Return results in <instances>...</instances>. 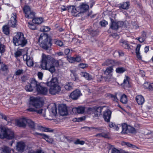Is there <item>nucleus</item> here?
<instances>
[{
  "label": "nucleus",
  "instance_id": "obj_1",
  "mask_svg": "<svg viewBox=\"0 0 153 153\" xmlns=\"http://www.w3.org/2000/svg\"><path fill=\"white\" fill-rule=\"evenodd\" d=\"M29 108L26 110L30 112H35L38 114H42L44 117L50 120L56 116L57 109L56 105H54L50 110H46L42 108L43 104L40 98L31 97L29 103Z\"/></svg>",
  "mask_w": 153,
  "mask_h": 153
},
{
  "label": "nucleus",
  "instance_id": "obj_2",
  "mask_svg": "<svg viewBox=\"0 0 153 153\" xmlns=\"http://www.w3.org/2000/svg\"><path fill=\"white\" fill-rule=\"evenodd\" d=\"M53 58L50 55L42 53L41 66L44 70H48L52 73L55 71L54 67L52 65Z\"/></svg>",
  "mask_w": 153,
  "mask_h": 153
},
{
  "label": "nucleus",
  "instance_id": "obj_3",
  "mask_svg": "<svg viewBox=\"0 0 153 153\" xmlns=\"http://www.w3.org/2000/svg\"><path fill=\"white\" fill-rule=\"evenodd\" d=\"M39 42L40 43V46L43 49L47 51L51 50V40L46 33H43L40 35Z\"/></svg>",
  "mask_w": 153,
  "mask_h": 153
},
{
  "label": "nucleus",
  "instance_id": "obj_4",
  "mask_svg": "<svg viewBox=\"0 0 153 153\" xmlns=\"http://www.w3.org/2000/svg\"><path fill=\"white\" fill-rule=\"evenodd\" d=\"M48 85L50 86L49 93L52 95L58 94L61 91V87L58 85L57 79L56 78H53L48 83Z\"/></svg>",
  "mask_w": 153,
  "mask_h": 153
},
{
  "label": "nucleus",
  "instance_id": "obj_5",
  "mask_svg": "<svg viewBox=\"0 0 153 153\" xmlns=\"http://www.w3.org/2000/svg\"><path fill=\"white\" fill-rule=\"evenodd\" d=\"M13 42L16 46H20L23 47L27 43V41L24 37L23 33L18 32L16 35L13 37Z\"/></svg>",
  "mask_w": 153,
  "mask_h": 153
},
{
  "label": "nucleus",
  "instance_id": "obj_6",
  "mask_svg": "<svg viewBox=\"0 0 153 153\" xmlns=\"http://www.w3.org/2000/svg\"><path fill=\"white\" fill-rule=\"evenodd\" d=\"M14 136V133L11 129L4 127L0 128V138L11 140L13 139Z\"/></svg>",
  "mask_w": 153,
  "mask_h": 153
},
{
  "label": "nucleus",
  "instance_id": "obj_7",
  "mask_svg": "<svg viewBox=\"0 0 153 153\" xmlns=\"http://www.w3.org/2000/svg\"><path fill=\"white\" fill-rule=\"evenodd\" d=\"M30 84L25 86V89L28 91H32L36 89L40 83L38 82L35 79L32 78L30 80Z\"/></svg>",
  "mask_w": 153,
  "mask_h": 153
},
{
  "label": "nucleus",
  "instance_id": "obj_8",
  "mask_svg": "<svg viewBox=\"0 0 153 153\" xmlns=\"http://www.w3.org/2000/svg\"><path fill=\"white\" fill-rule=\"evenodd\" d=\"M101 107L88 108L86 109V112L89 114H94V117H97L101 114L102 109Z\"/></svg>",
  "mask_w": 153,
  "mask_h": 153
},
{
  "label": "nucleus",
  "instance_id": "obj_9",
  "mask_svg": "<svg viewBox=\"0 0 153 153\" xmlns=\"http://www.w3.org/2000/svg\"><path fill=\"white\" fill-rule=\"evenodd\" d=\"M26 17L30 19L33 18L35 17V13L31 10L30 7L27 5L25 6L23 8Z\"/></svg>",
  "mask_w": 153,
  "mask_h": 153
},
{
  "label": "nucleus",
  "instance_id": "obj_10",
  "mask_svg": "<svg viewBox=\"0 0 153 153\" xmlns=\"http://www.w3.org/2000/svg\"><path fill=\"white\" fill-rule=\"evenodd\" d=\"M25 146L26 145L24 142L19 141L16 143V149L18 152L22 153L24 151Z\"/></svg>",
  "mask_w": 153,
  "mask_h": 153
},
{
  "label": "nucleus",
  "instance_id": "obj_11",
  "mask_svg": "<svg viewBox=\"0 0 153 153\" xmlns=\"http://www.w3.org/2000/svg\"><path fill=\"white\" fill-rule=\"evenodd\" d=\"M36 90L39 94L43 95H46L48 91L47 88L43 86L41 83L39 85Z\"/></svg>",
  "mask_w": 153,
  "mask_h": 153
},
{
  "label": "nucleus",
  "instance_id": "obj_12",
  "mask_svg": "<svg viewBox=\"0 0 153 153\" xmlns=\"http://www.w3.org/2000/svg\"><path fill=\"white\" fill-rule=\"evenodd\" d=\"M111 20V23L110 27L113 29L117 30L122 26L123 24V22H122L119 21L116 22L112 19Z\"/></svg>",
  "mask_w": 153,
  "mask_h": 153
},
{
  "label": "nucleus",
  "instance_id": "obj_13",
  "mask_svg": "<svg viewBox=\"0 0 153 153\" xmlns=\"http://www.w3.org/2000/svg\"><path fill=\"white\" fill-rule=\"evenodd\" d=\"M33 134L35 135H40V136H41V138L45 139L46 141L49 143H52L53 142V139L51 138H50L48 135L42 133H38L36 132L34 133Z\"/></svg>",
  "mask_w": 153,
  "mask_h": 153
},
{
  "label": "nucleus",
  "instance_id": "obj_14",
  "mask_svg": "<svg viewBox=\"0 0 153 153\" xmlns=\"http://www.w3.org/2000/svg\"><path fill=\"white\" fill-rule=\"evenodd\" d=\"M16 14V13H13L12 14V16L11 17L10 20L8 23V25L12 27H15L16 26L17 20Z\"/></svg>",
  "mask_w": 153,
  "mask_h": 153
},
{
  "label": "nucleus",
  "instance_id": "obj_15",
  "mask_svg": "<svg viewBox=\"0 0 153 153\" xmlns=\"http://www.w3.org/2000/svg\"><path fill=\"white\" fill-rule=\"evenodd\" d=\"M81 95L80 91L79 90H76L71 94L70 97L73 100H76Z\"/></svg>",
  "mask_w": 153,
  "mask_h": 153
},
{
  "label": "nucleus",
  "instance_id": "obj_16",
  "mask_svg": "<svg viewBox=\"0 0 153 153\" xmlns=\"http://www.w3.org/2000/svg\"><path fill=\"white\" fill-rule=\"evenodd\" d=\"M89 6L85 3H82L79 6L77 7V9L79 13H83L86 12L89 8Z\"/></svg>",
  "mask_w": 153,
  "mask_h": 153
},
{
  "label": "nucleus",
  "instance_id": "obj_17",
  "mask_svg": "<svg viewBox=\"0 0 153 153\" xmlns=\"http://www.w3.org/2000/svg\"><path fill=\"white\" fill-rule=\"evenodd\" d=\"M111 112L109 109L105 110L103 113V117L105 120L107 122H109L111 117Z\"/></svg>",
  "mask_w": 153,
  "mask_h": 153
},
{
  "label": "nucleus",
  "instance_id": "obj_18",
  "mask_svg": "<svg viewBox=\"0 0 153 153\" xmlns=\"http://www.w3.org/2000/svg\"><path fill=\"white\" fill-rule=\"evenodd\" d=\"M60 114L62 116L66 115L68 114V110L66 106L65 105H62L59 108Z\"/></svg>",
  "mask_w": 153,
  "mask_h": 153
},
{
  "label": "nucleus",
  "instance_id": "obj_19",
  "mask_svg": "<svg viewBox=\"0 0 153 153\" xmlns=\"http://www.w3.org/2000/svg\"><path fill=\"white\" fill-rule=\"evenodd\" d=\"M26 118H22L18 120L16 123L17 126L20 127H25L26 126Z\"/></svg>",
  "mask_w": 153,
  "mask_h": 153
},
{
  "label": "nucleus",
  "instance_id": "obj_20",
  "mask_svg": "<svg viewBox=\"0 0 153 153\" xmlns=\"http://www.w3.org/2000/svg\"><path fill=\"white\" fill-rule=\"evenodd\" d=\"M130 5L129 1L123 2L119 4V7L120 9L127 10L129 8Z\"/></svg>",
  "mask_w": 153,
  "mask_h": 153
},
{
  "label": "nucleus",
  "instance_id": "obj_21",
  "mask_svg": "<svg viewBox=\"0 0 153 153\" xmlns=\"http://www.w3.org/2000/svg\"><path fill=\"white\" fill-rule=\"evenodd\" d=\"M85 108L84 107L79 106L77 108H74L72 109L73 112H76L78 114H83L85 111Z\"/></svg>",
  "mask_w": 153,
  "mask_h": 153
},
{
  "label": "nucleus",
  "instance_id": "obj_22",
  "mask_svg": "<svg viewBox=\"0 0 153 153\" xmlns=\"http://www.w3.org/2000/svg\"><path fill=\"white\" fill-rule=\"evenodd\" d=\"M136 100L139 105H143L145 101L143 97L141 95H138L136 97Z\"/></svg>",
  "mask_w": 153,
  "mask_h": 153
},
{
  "label": "nucleus",
  "instance_id": "obj_23",
  "mask_svg": "<svg viewBox=\"0 0 153 153\" xmlns=\"http://www.w3.org/2000/svg\"><path fill=\"white\" fill-rule=\"evenodd\" d=\"M114 64V62L113 60L108 59L105 62L102 64V65H107L110 67H112Z\"/></svg>",
  "mask_w": 153,
  "mask_h": 153
},
{
  "label": "nucleus",
  "instance_id": "obj_24",
  "mask_svg": "<svg viewBox=\"0 0 153 153\" xmlns=\"http://www.w3.org/2000/svg\"><path fill=\"white\" fill-rule=\"evenodd\" d=\"M81 75L82 76L85 77L88 80H91L93 79L92 76L86 72H82L81 73Z\"/></svg>",
  "mask_w": 153,
  "mask_h": 153
},
{
  "label": "nucleus",
  "instance_id": "obj_25",
  "mask_svg": "<svg viewBox=\"0 0 153 153\" xmlns=\"http://www.w3.org/2000/svg\"><path fill=\"white\" fill-rule=\"evenodd\" d=\"M33 19L32 22L33 23L39 24L43 22V19L42 18H35Z\"/></svg>",
  "mask_w": 153,
  "mask_h": 153
},
{
  "label": "nucleus",
  "instance_id": "obj_26",
  "mask_svg": "<svg viewBox=\"0 0 153 153\" xmlns=\"http://www.w3.org/2000/svg\"><path fill=\"white\" fill-rule=\"evenodd\" d=\"M26 123L29 127L32 129H34L35 126V123L30 119H26Z\"/></svg>",
  "mask_w": 153,
  "mask_h": 153
},
{
  "label": "nucleus",
  "instance_id": "obj_27",
  "mask_svg": "<svg viewBox=\"0 0 153 153\" xmlns=\"http://www.w3.org/2000/svg\"><path fill=\"white\" fill-rule=\"evenodd\" d=\"M128 126L126 123H123L122 125V132L123 133H127L128 131Z\"/></svg>",
  "mask_w": 153,
  "mask_h": 153
},
{
  "label": "nucleus",
  "instance_id": "obj_28",
  "mask_svg": "<svg viewBox=\"0 0 153 153\" xmlns=\"http://www.w3.org/2000/svg\"><path fill=\"white\" fill-rule=\"evenodd\" d=\"M3 31L6 35H9L10 33L9 27L7 25L4 26L3 27Z\"/></svg>",
  "mask_w": 153,
  "mask_h": 153
},
{
  "label": "nucleus",
  "instance_id": "obj_29",
  "mask_svg": "<svg viewBox=\"0 0 153 153\" xmlns=\"http://www.w3.org/2000/svg\"><path fill=\"white\" fill-rule=\"evenodd\" d=\"M136 132V130L134 128L130 126H128V133H130L132 134H135Z\"/></svg>",
  "mask_w": 153,
  "mask_h": 153
},
{
  "label": "nucleus",
  "instance_id": "obj_30",
  "mask_svg": "<svg viewBox=\"0 0 153 153\" xmlns=\"http://www.w3.org/2000/svg\"><path fill=\"white\" fill-rule=\"evenodd\" d=\"M113 70L112 67L107 68L104 72V74L106 75H111V73L112 72Z\"/></svg>",
  "mask_w": 153,
  "mask_h": 153
},
{
  "label": "nucleus",
  "instance_id": "obj_31",
  "mask_svg": "<svg viewBox=\"0 0 153 153\" xmlns=\"http://www.w3.org/2000/svg\"><path fill=\"white\" fill-rule=\"evenodd\" d=\"M72 83L70 82H67L65 85L64 88L67 90H70L72 89Z\"/></svg>",
  "mask_w": 153,
  "mask_h": 153
},
{
  "label": "nucleus",
  "instance_id": "obj_32",
  "mask_svg": "<svg viewBox=\"0 0 153 153\" xmlns=\"http://www.w3.org/2000/svg\"><path fill=\"white\" fill-rule=\"evenodd\" d=\"M106 76L103 77L101 76L100 77L102 79H104L105 81L109 82L111 80L112 78V75H107Z\"/></svg>",
  "mask_w": 153,
  "mask_h": 153
},
{
  "label": "nucleus",
  "instance_id": "obj_33",
  "mask_svg": "<svg viewBox=\"0 0 153 153\" xmlns=\"http://www.w3.org/2000/svg\"><path fill=\"white\" fill-rule=\"evenodd\" d=\"M120 102L123 104H126L127 102V96L125 94H123L121 96Z\"/></svg>",
  "mask_w": 153,
  "mask_h": 153
},
{
  "label": "nucleus",
  "instance_id": "obj_34",
  "mask_svg": "<svg viewBox=\"0 0 153 153\" xmlns=\"http://www.w3.org/2000/svg\"><path fill=\"white\" fill-rule=\"evenodd\" d=\"M126 71V69L123 67H118L116 68V71L119 74H121Z\"/></svg>",
  "mask_w": 153,
  "mask_h": 153
},
{
  "label": "nucleus",
  "instance_id": "obj_35",
  "mask_svg": "<svg viewBox=\"0 0 153 153\" xmlns=\"http://www.w3.org/2000/svg\"><path fill=\"white\" fill-rule=\"evenodd\" d=\"M11 150L7 147H5L1 149V153H10Z\"/></svg>",
  "mask_w": 153,
  "mask_h": 153
},
{
  "label": "nucleus",
  "instance_id": "obj_36",
  "mask_svg": "<svg viewBox=\"0 0 153 153\" xmlns=\"http://www.w3.org/2000/svg\"><path fill=\"white\" fill-rule=\"evenodd\" d=\"M121 42L123 44L122 46L124 48L127 49H128L130 48V47L126 41L122 40Z\"/></svg>",
  "mask_w": 153,
  "mask_h": 153
},
{
  "label": "nucleus",
  "instance_id": "obj_37",
  "mask_svg": "<svg viewBox=\"0 0 153 153\" xmlns=\"http://www.w3.org/2000/svg\"><path fill=\"white\" fill-rule=\"evenodd\" d=\"M96 136L100 137H102L104 138H108L109 137L108 134L105 133H102L98 134H97Z\"/></svg>",
  "mask_w": 153,
  "mask_h": 153
},
{
  "label": "nucleus",
  "instance_id": "obj_38",
  "mask_svg": "<svg viewBox=\"0 0 153 153\" xmlns=\"http://www.w3.org/2000/svg\"><path fill=\"white\" fill-rule=\"evenodd\" d=\"M50 28L47 26H43L40 28V30L42 32H46L50 30Z\"/></svg>",
  "mask_w": 153,
  "mask_h": 153
},
{
  "label": "nucleus",
  "instance_id": "obj_39",
  "mask_svg": "<svg viewBox=\"0 0 153 153\" xmlns=\"http://www.w3.org/2000/svg\"><path fill=\"white\" fill-rule=\"evenodd\" d=\"M128 77H127L126 79H124L123 82V85L124 86L129 87L130 86V85L128 80Z\"/></svg>",
  "mask_w": 153,
  "mask_h": 153
},
{
  "label": "nucleus",
  "instance_id": "obj_40",
  "mask_svg": "<svg viewBox=\"0 0 153 153\" xmlns=\"http://www.w3.org/2000/svg\"><path fill=\"white\" fill-rule=\"evenodd\" d=\"M5 46L3 44H0V53H2L5 51Z\"/></svg>",
  "mask_w": 153,
  "mask_h": 153
},
{
  "label": "nucleus",
  "instance_id": "obj_41",
  "mask_svg": "<svg viewBox=\"0 0 153 153\" xmlns=\"http://www.w3.org/2000/svg\"><path fill=\"white\" fill-rule=\"evenodd\" d=\"M98 32L96 30H91L90 31V34L93 36H96L97 35Z\"/></svg>",
  "mask_w": 153,
  "mask_h": 153
},
{
  "label": "nucleus",
  "instance_id": "obj_42",
  "mask_svg": "<svg viewBox=\"0 0 153 153\" xmlns=\"http://www.w3.org/2000/svg\"><path fill=\"white\" fill-rule=\"evenodd\" d=\"M0 66L1 70L3 71H6L8 69L7 66L3 63H0Z\"/></svg>",
  "mask_w": 153,
  "mask_h": 153
},
{
  "label": "nucleus",
  "instance_id": "obj_43",
  "mask_svg": "<svg viewBox=\"0 0 153 153\" xmlns=\"http://www.w3.org/2000/svg\"><path fill=\"white\" fill-rule=\"evenodd\" d=\"M24 73V70L22 69H19L17 70L15 73V75L19 76L22 74Z\"/></svg>",
  "mask_w": 153,
  "mask_h": 153
},
{
  "label": "nucleus",
  "instance_id": "obj_44",
  "mask_svg": "<svg viewBox=\"0 0 153 153\" xmlns=\"http://www.w3.org/2000/svg\"><path fill=\"white\" fill-rule=\"evenodd\" d=\"M109 96L111 98L112 100L113 101L117 102L118 100L116 97V95H113L112 94H110Z\"/></svg>",
  "mask_w": 153,
  "mask_h": 153
},
{
  "label": "nucleus",
  "instance_id": "obj_45",
  "mask_svg": "<svg viewBox=\"0 0 153 153\" xmlns=\"http://www.w3.org/2000/svg\"><path fill=\"white\" fill-rule=\"evenodd\" d=\"M26 63L27 65L30 67L33 66V62L32 59L27 61Z\"/></svg>",
  "mask_w": 153,
  "mask_h": 153
},
{
  "label": "nucleus",
  "instance_id": "obj_46",
  "mask_svg": "<svg viewBox=\"0 0 153 153\" xmlns=\"http://www.w3.org/2000/svg\"><path fill=\"white\" fill-rule=\"evenodd\" d=\"M22 50H20L19 51L18 50L15 53V55L16 57H18L22 55Z\"/></svg>",
  "mask_w": 153,
  "mask_h": 153
},
{
  "label": "nucleus",
  "instance_id": "obj_47",
  "mask_svg": "<svg viewBox=\"0 0 153 153\" xmlns=\"http://www.w3.org/2000/svg\"><path fill=\"white\" fill-rule=\"evenodd\" d=\"M77 12H79L78 11V10L77 9V7L76 8L75 7H74V9L73 10V11L72 13L73 14V15H74L75 16H79V13L77 14L76 15H75V14L77 13Z\"/></svg>",
  "mask_w": 153,
  "mask_h": 153
},
{
  "label": "nucleus",
  "instance_id": "obj_48",
  "mask_svg": "<svg viewBox=\"0 0 153 153\" xmlns=\"http://www.w3.org/2000/svg\"><path fill=\"white\" fill-rule=\"evenodd\" d=\"M71 77H72V75H73V77H74V78H73V80L74 81H77L79 80L78 77L77 76V75L76 74L72 73H71Z\"/></svg>",
  "mask_w": 153,
  "mask_h": 153
},
{
  "label": "nucleus",
  "instance_id": "obj_49",
  "mask_svg": "<svg viewBox=\"0 0 153 153\" xmlns=\"http://www.w3.org/2000/svg\"><path fill=\"white\" fill-rule=\"evenodd\" d=\"M75 57L67 56V59L71 63L75 61Z\"/></svg>",
  "mask_w": 153,
  "mask_h": 153
},
{
  "label": "nucleus",
  "instance_id": "obj_50",
  "mask_svg": "<svg viewBox=\"0 0 153 153\" xmlns=\"http://www.w3.org/2000/svg\"><path fill=\"white\" fill-rule=\"evenodd\" d=\"M28 24H29L28 27L31 29L34 30L36 29V27L33 24H30L29 22H28Z\"/></svg>",
  "mask_w": 153,
  "mask_h": 153
},
{
  "label": "nucleus",
  "instance_id": "obj_51",
  "mask_svg": "<svg viewBox=\"0 0 153 153\" xmlns=\"http://www.w3.org/2000/svg\"><path fill=\"white\" fill-rule=\"evenodd\" d=\"M85 143V142L83 141H80L79 139L77 140L76 141L74 142V143L76 144H80L83 145Z\"/></svg>",
  "mask_w": 153,
  "mask_h": 153
},
{
  "label": "nucleus",
  "instance_id": "obj_52",
  "mask_svg": "<svg viewBox=\"0 0 153 153\" xmlns=\"http://www.w3.org/2000/svg\"><path fill=\"white\" fill-rule=\"evenodd\" d=\"M111 153H120V151L115 148L111 149Z\"/></svg>",
  "mask_w": 153,
  "mask_h": 153
},
{
  "label": "nucleus",
  "instance_id": "obj_53",
  "mask_svg": "<svg viewBox=\"0 0 153 153\" xmlns=\"http://www.w3.org/2000/svg\"><path fill=\"white\" fill-rule=\"evenodd\" d=\"M131 24L133 26V28L135 29H137L139 27L138 25L135 22H131Z\"/></svg>",
  "mask_w": 153,
  "mask_h": 153
},
{
  "label": "nucleus",
  "instance_id": "obj_54",
  "mask_svg": "<svg viewBox=\"0 0 153 153\" xmlns=\"http://www.w3.org/2000/svg\"><path fill=\"white\" fill-rule=\"evenodd\" d=\"M101 25L102 26L105 27L108 24V22L107 21L105 20H103L100 22Z\"/></svg>",
  "mask_w": 153,
  "mask_h": 153
},
{
  "label": "nucleus",
  "instance_id": "obj_55",
  "mask_svg": "<svg viewBox=\"0 0 153 153\" xmlns=\"http://www.w3.org/2000/svg\"><path fill=\"white\" fill-rule=\"evenodd\" d=\"M75 7L73 6H71L68 7V12H71V13H72L74 9V8Z\"/></svg>",
  "mask_w": 153,
  "mask_h": 153
},
{
  "label": "nucleus",
  "instance_id": "obj_56",
  "mask_svg": "<svg viewBox=\"0 0 153 153\" xmlns=\"http://www.w3.org/2000/svg\"><path fill=\"white\" fill-rule=\"evenodd\" d=\"M45 127H43L41 126H38L37 128H36V129L40 130L42 131H44Z\"/></svg>",
  "mask_w": 153,
  "mask_h": 153
},
{
  "label": "nucleus",
  "instance_id": "obj_57",
  "mask_svg": "<svg viewBox=\"0 0 153 153\" xmlns=\"http://www.w3.org/2000/svg\"><path fill=\"white\" fill-rule=\"evenodd\" d=\"M23 59L24 60H25L26 62L27 61L31 59L30 57V56H28L27 55L25 54L23 56Z\"/></svg>",
  "mask_w": 153,
  "mask_h": 153
},
{
  "label": "nucleus",
  "instance_id": "obj_58",
  "mask_svg": "<svg viewBox=\"0 0 153 153\" xmlns=\"http://www.w3.org/2000/svg\"><path fill=\"white\" fill-rule=\"evenodd\" d=\"M55 44L57 45L62 46L63 45V42L60 40H57L55 41Z\"/></svg>",
  "mask_w": 153,
  "mask_h": 153
},
{
  "label": "nucleus",
  "instance_id": "obj_59",
  "mask_svg": "<svg viewBox=\"0 0 153 153\" xmlns=\"http://www.w3.org/2000/svg\"><path fill=\"white\" fill-rule=\"evenodd\" d=\"M37 75L38 78L40 80H42L43 76V73L41 72H39L38 73Z\"/></svg>",
  "mask_w": 153,
  "mask_h": 153
},
{
  "label": "nucleus",
  "instance_id": "obj_60",
  "mask_svg": "<svg viewBox=\"0 0 153 153\" xmlns=\"http://www.w3.org/2000/svg\"><path fill=\"white\" fill-rule=\"evenodd\" d=\"M88 65L85 64L81 63L79 65V67L82 68H84L87 66Z\"/></svg>",
  "mask_w": 153,
  "mask_h": 153
},
{
  "label": "nucleus",
  "instance_id": "obj_61",
  "mask_svg": "<svg viewBox=\"0 0 153 153\" xmlns=\"http://www.w3.org/2000/svg\"><path fill=\"white\" fill-rule=\"evenodd\" d=\"M85 128L86 130H90L92 129H96L97 130H99V129L97 128H95L94 127H84L83 128Z\"/></svg>",
  "mask_w": 153,
  "mask_h": 153
},
{
  "label": "nucleus",
  "instance_id": "obj_62",
  "mask_svg": "<svg viewBox=\"0 0 153 153\" xmlns=\"http://www.w3.org/2000/svg\"><path fill=\"white\" fill-rule=\"evenodd\" d=\"M53 130L51 128H45L44 131L45 132H53Z\"/></svg>",
  "mask_w": 153,
  "mask_h": 153
},
{
  "label": "nucleus",
  "instance_id": "obj_63",
  "mask_svg": "<svg viewBox=\"0 0 153 153\" xmlns=\"http://www.w3.org/2000/svg\"><path fill=\"white\" fill-rule=\"evenodd\" d=\"M146 33L144 31H143L142 32V35L141 36V37L143 39H146Z\"/></svg>",
  "mask_w": 153,
  "mask_h": 153
},
{
  "label": "nucleus",
  "instance_id": "obj_64",
  "mask_svg": "<svg viewBox=\"0 0 153 153\" xmlns=\"http://www.w3.org/2000/svg\"><path fill=\"white\" fill-rule=\"evenodd\" d=\"M125 144L129 147H132L133 148H134L136 147V146L133 145L129 143H125Z\"/></svg>",
  "mask_w": 153,
  "mask_h": 153
}]
</instances>
